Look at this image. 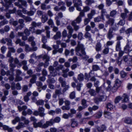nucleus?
I'll list each match as a JSON object with an SVG mask.
<instances>
[{
    "label": "nucleus",
    "mask_w": 132,
    "mask_h": 132,
    "mask_svg": "<svg viewBox=\"0 0 132 132\" xmlns=\"http://www.w3.org/2000/svg\"><path fill=\"white\" fill-rule=\"evenodd\" d=\"M75 51L77 52V54L80 56H81L82 55L79 53V52L80 51H81L82 55H85L86 54V53L85 51V48H84L83 45L80 44L79 42H78L77 46L76 47Z\"/></svg>",
    "instance_id": "f257e3e1"
},
{
    "label": "nucleus",
    "mask_w": 132,
    "mask_h": 132,
    "mask_svg": "<svg viewBox=\"0 0 132 132\" xmlns=\"http://www.w3.org/2000/svg\"><path fill=\"white\" fill-rule=\"evenodd\" d=\"M42 121H41L38 123L36 122L33 123V124L34 127L36 128L39 127L42 128H45L48 127L47 121L44 124H43V123Z\"/></svg>",
    "instance_id": "f03ea898"
},
{
    "label": "nucleus",
    "mask_w": 132,
    "mask_h": 132,
    "mask_svg": "<svg viewBox=\"0 0 132 132\" xmlns=\"http://www.w3.org/2000/svg\"><path fill=\"white\" fill-rule=\"evenodd\" d=\"M122 60L129 66H132V58L130 56L125 55L123 56Z\"/></svg>",
    "instance_id": "7ed1b4c3"
},
{
    "label": "nucleus",
    "mask_w": 132,
    "mask_h": 132,
    "mask_svg": "<svg viewBox=\"0 0 132 132\" xmlns=\"http://www.w3.org/2000/svg\"><path fill=\"white\" fill-rule=\"evenodd\" d=\"M61 118L59 117H57L55 118L54 119H51L49 121H47L48 125L49 126H51L55 122L59 123L61 121Z\"/></svg>",
    "instance_id": "20e7f679"
},
{
    "label": "nucleus",
    "mask_w": 132,
    "mask_h": 132,
    "mask_svg": "<svg viewBox=\"0 0 132 132\" xmlns=\"http://www.w3.org/2000/svg\"><path fill=\"white\" fill-rule=\"evenodd\" d=\"M14 60V58L12 57H9L8 61L10 63L9 66L10 67V70L12 72H13L14 71V68H15L16 66L13 63Z\"/></svg>",
    "instance_id": "39448f33"
},
{
    "label": "nucleus",
    "mask_w": 132,
    "mask_h": 132,
    "mask_svg": "<svg viewBox=\"0 0 132 132\" xmlns=\"http://www.w3.org/2000/svg\"><path fill=\"white\" fill-rule=\"evenodd\" d=\"M18 110L20 112L23 111L22 112V114L24 116H26L27 114V112H26L25 110L27 109V107L26 105H23L22 107L20 106H18Z\"/></svg>",
    "instance_id": "423d86ee"
},
{
    "label": "nucleus",
    "mask_w": 132,
    "mask_h": 132,
    "mask_svg": "<svg viewBox=\"0 0 132 132\" xmlns=\"http://www.w3.org/2000/svg\"><path fill=\"white\" fill-rule=\"evenodd\" d=\"M106 99V96L104 95H102L100 96L98 98L95 97L94 98V102L96 104H98L99 101H104Z\"/></svg>",
    "instance_id": "0eeeda50"
},
{
    "label": "nucleus",
    "mask_w": 132,
    "mask_h": 132,
    "mask_svg": "<svg viewBox=\"0 0 132 132\" xmlns=\"http://www.w3.org/2000/svg\"><path fill=\"white\" fill-rule=\"evenodd\" d=\"M38 111L39 113V116L40 117H43L45 115L44 113L45 109L42 107H39L38 109Z\"/></svg>",
    "instance_id": "6e6552de"
},
{
    "label": "nucleus",
    "mask_w": 132,
    "mask_h": 132,
    "mask_svg": "<svg viewBox=\"0 0 132 132\" xmlns=\"http://www.w3.org/2000/svg\"><path fill=\"white\" fill-rule=\"evenodd\" d=\"M74 50L73 49H71L70 51L68 49H66L65 50L64 54L65 56H67L70 53L71 55L72 56L74 54Z\"/></svg>",
    "instance_id": "1a4fd4ad"
},
{
    "label": "nucleus",
    "mask_w": 132,
    "mask_h": 132,
    "mask_svg": "<svg viewBox=\"0 0 132 132\" xmlns=\"http://www.w3.org/2000/svg\"><path fill=\"white\" fill-rule=\"evenodd\" d=\"M106 83L108 85V87L107 88V89L109 90H112V91L114 92H115L116 90V89H115V90H114L113 89L114 88H115L114 86H113L112 88L111 87V81L109 80H106Z\"/></svg>",
    "instance_id": "9d476101"
},
{
    "label": "nucleus",
    "mask_w": 132,
    "mask_h": 132,
    "mask_svg": "<svg viewBox=\"0 0 132 132\" xmlns=\"http://www.w3.org/2000/svg\"><path fill=\"white\" fill-rule=\"evenodd\" d=\"M124 122L128 124H132V118L131 117H126L124 119Z\"/></svg>",
    "instance_id": "9b49d317"
},
{
    "label": "nucleus",
    "mask_w": 132,
    "mask_h": 132,
    "mask_svg": "<svg viewBox=\"0 0 132 132\" xmlns=\"http://www.w3.org/2000/svg\"><path fill=\"white\" fill-rule=\"evenodd\" d=\"M73 3H74L75 6H82V2L81 0H73Z\"/></svg>",
    "instance_id": "f8f14e48"
},
{
    "label": "nucleus",
    "mask_w": 132,
    "mask_h": 132,
    "mask_svg": "<svg viewBox=\"0 0 132 132\" xmlns=\"http://www.w3.org/2000/svg\"><path fill=\"white\" fill-rule=\"evenodd\" d=\"M112 30L111 29H110L107 35V37L109 40H111L113 37V36L112 34Z\"/></svg>",
    "instance_id": "ddd939ff"
},
{
    "label": "nucleus",
    "mask_w": 132,
    "mask_h": 132,
    "mask_svg": "<svg viewBox=\"0 0 132 132\" xmlns=\"http://www.w3.org/2000/svg\"><path fill=\"white\" fill-rule=\"evenodd\" d=\"M120 42L118 41L116 45V50L117 51H120L121 50V47Z\"/></svg>",
    "instance_id": "4468645a"
},
{
    "label": "nucleus",
    "mask_w": 132,
    "mask_h": 132,
    "mask_svg": "<svg viewBox=\"0 0 132 132\" xmlns=\"http://www.w3.org/2000/svg\"><path fill=\"white\" fill-rule=\"evenodd\" d=\"M59 81L61 83V85L62 87H64L66 85V82L64 80L63 78L62 77H60L59 79Z\"/></svg>",
    "instance_id": "2eb2a0df"
},
{
    "label": "nucleus",
    "mask_w": 132,
    "mask_h": 132,
    "mask_svg": "<svg viewBox=\"0 0 132 132\" xmlns=\"http://www.w3.org/2000/svg\"><path fill=\"white\" fill-rule=\"evenodd\" d=\"M71 126L72 127H74L77 126L78 125V122L75 119H72L71 120Z\"/></svg>",
    "instance_id": "dca6fc26"
},
{
    "label": "nucleus",
    "mask_w": 132,
    "mask_h": 132,
    "mask_svg": "<svg viewBox=\"0 0 132 132\" xmlns=\"http://www.w3.org/2000/svg\"><path fill=\"white\" fill-rule=\"evenodd\" d=\"M41 9L43 10H47L51 9V7L50 5H48L46 6L45 4L42 3L41 4Z\"/></svg>",
    "instance_id": "f3484780"
},
{
    "label": "nucleus",
    "mask_w": 132,
    "mask_h": 132,
    "mask_svg": "<svg viewBox=\"0 0 132 132\" xmlns=\"http://www.w3.org/2000/svg\"><path fill=\"white\" fill-rule=\"evenodd\" d=\"M85 37L86 38H88L89 40L92 41L91 34L88 32H86L84 35Z\"/></svg>",
    "instance_id": "a211bd4d"
},
{
    "label": "nucleus",
    "mask_w": 132,
    "mask_h": 132,
    "mask_svg": "<svg viewBox=\"0 0 132 132\" xmlns=\"http://www.w3.org/2000/svg\"><path fill=\"white\" fill-rule=\"evenodd\" d=\"M114 19L112 18H109L108 20L107 21V23H109V24L111 25L112 27L113 28V29L114 30V28L113 27V26L114 23Z\"/></svg>",
    "instance_id": "6ab92c4d"
},
{
    "label": "nucleus",
    "mask_w": 132,
    "mask_h": 132,
    "mask_svg": "<svg viewBox=\"0 0 132 132\" xmlns=\"http://www.w3.org/2000/svg\"><path fill=\"white\" fill-rule=\"evenodd\" d=\"M61 37V33L60 31H57L56 34L53 36V38L55 40L58 39Z\"/></svg>",
    "instance_id": "aec40b11"
},
{
    "label": "nucleus",
    "mask_w": 132,
    "mask_h": 132,
    "mask_svg": "<svg viewBox=\"0 0 132 132\" xmlns=\"http://www.w3.org/2000/svg\"><path fill=\"white\" fill-rule=\"evenodd\" d=\"M81 18H80V16H78L75 20L72 21L71 22H74L76 24H79L81 22Z\"/></svg>",
    "instance_id": "412c9836"
},
{
    "label": "nucleus",
    "mask_w": 132,
    "mask_h": 132,
    "mask_svg": "<svg viewBox=\"0 0 132 132\" xmlns=\"http://www.w3.org/2000/svg\"><path fill=\"white\" fill-rule=\"evenodd\" d=\"M39 58H42L43 60L45 59V61H49L50 59V57L49 56L46 54L43 55L39 56Z\"/></svg>",
    "instance_id": "4be33fe9"
},
{
    "label": "nucleus",
    "mask_w": 132,
    "mask_h": 132,
    "mask_svg": "<svg viewBox=\"0 0 132 132\" xmlns=\"http://www.w3.org/2000/svg\"><path fill=\"white\" fill-rule=\"evenodd\" d=\"M102 46L101 44L100 43H97L95 46V50L97 52L101 50Z\"/></svg>",
    "instance_id": "5701e85b"
},
{
    "label": "nucleus",
    "mask_w": 132,
    "mask_h": 132,
    "mask_svg": "<svg viewBox=\"0 0 132 132\" xmlns=\"http://www.w3.org/2000/svg\"><path fill=\"white\" fill-rule=\"evenodd\" d=\"M71 24L73 27L74 30L76 31L78 30L80 28L79 26L77 25L74 22H71Z\"/></svg>",
    "instance_id": "b1692460"
},
{
    "label": "nucleus",
    "mask_w": 132,
    "mask_h": 132,
    "mask_svg": "<svg viewBox=\"0 0 132 132\" xmlns=\"http://www.w3.org/2000/svg\"><path fill=\"white\" fill-rule=\"evenodd\" d=\"M6 41L7 42V45L9 46H12V40L9 38H5Z\"/></svg>",
    "instance_id": "393cba45"
},
{
    "label": "nucleus",
    "mask_w": 132,
    "mask_h": 132,
    "mask_svg": "<svg viewBox=\"0 0 132 132\" xmlns=\"http://www.w3.org/2000/svg\"><path fill=\"white\" fill-rule=\"evenodd\" d=\"M88 92L91 96H95L96 95V92L93 89H90L88 91Z\"/></svg>",
    "instance_id": "a878e982"
},
{
    "label": "nucleus",
    "mask_w": 132,
    "mask_h": 132,
    "mask_svg": "<svg viewBox=\"0 0 132 132\" xmlns=\"http://www.w3.org/2000/svg\"><path fill=\"white\" fill-rule=\"evenodd\" d=\"M42 23L41 22L36 23L35 21H33L31 23V25L34 27H39L41 26Z\"/></svg>",
    "instance_id": "bb28decb"
},
{
    "label": "nucleus",
    "mask_w": 132,
    "mask_h": 132,
    "mask_svg": "<svg viewBox=\"0 0 132 132\" xmlns=\"http://www.w3.org/2000/svg\"><path fill=\"white\" fill-rule=\"evenodd\" d=\"M130 48V46L129 43H127L126 45L125 46L124 49V51L126 53H127L129 51Z\"/></svg>",
    "instance_id": "cd10ccee"
},
{
    "label": "nucleus",
    "mask_w": 132,
    "mask_h": 132,
    "mask_svg": "<svg viewBox=\"0 0 132 132\" xmlns=\"http://www.w3.org/2000/svg\"><path fill=\"white\" fill-rule=\"evenodd\" d=\"M111 114L110 113L107 111L104 112V117L108 119H110L111 118Z\"/></svg>",
    "instance_id": "c85d7f7f"
},
{
    "label": "nucleus",
    "mask_w": 132,
    "mask_h": 132,
    "mask_svg": "<svg viewBox=\"0 0 132 132\" xmlns=\"http://www.w3.org/2000/svg\"><path fill=\"white\" fill-rule=\"evenodd\" d=\"M109 48L108 47H106L102 51L103 53L104 54H106L109 52Z\"/></svg>",
    "instance_id": "c756f323"
},
{
    "label": "nucleus",
    "mask_w": 132,
    "mask_h": 132,
    "mask_svg": "<svg viewBox=\"0 0 132 132\" xmlns=\"http://www.w3.org/2000/svg\"><path fill=\"white\" fill-rule=\"evenodd\" d=\"M106 107L108 110H111L113 109V106L112 104L110 103H108L106 105Z\"/></svg>",
    "instance_id": "7c9ffc66"
},
{
    "label": "nucleus",
    "mask_w": 132,
    "mask_h": 132,
    "mask_svg": "<svg viewBox=\"0 0 132 132\" xmlns=\"http://www.w3.org/2000/svg\"><path fill=\"white\" fill-rule=\"evenodd\" d=\"M36 104L37 105H43L44 104V101L42 100H39L36 102Z\"/></svg>",
    "instance_id": "2f4dec72"
},
{
    "label": "nucleus",
    "mask_w": 132,
    "mask_h": 132,
    "mask_svg": "<svg viewBox=\"0 0 132 132\" xmlns=\"http://www.w3.org/2000/svg\"><path fill=\"white\" fill-rule=\"evenodd\" d=\"M67 29L68 30V34H72L73 32V29L72 27L70 25L68 26L67 27Z\"/></svg>",
    "instance_id": "473e14b6"
},
{
    "label": "nucleus",
    "mask_w": 132,
    "mask_h": 132,
    "mask_svg": "<svg viewBox=\"0 0 132 132\" xmlns=\"http://www.w3.org/2000/svg\"><path fill=\"white\" fill-rule=\"evenodd\" d=\"M101 17L103 19H104V15H106L107 14V12L106 11V10L105 9H103V10H102L101 11Z\"/></svg>",
    "instance_id": "72a5a7b5"
},
{
    "label": "nucleus",
    "mask_w": 132,
    "mask_h": 132,
    "mask_svg": "<svg viewBox=\"0 0 132 132\" xmlns=\"http://www.w3.org/2000/svg\"><path fill=\"white\" fill-rule=\"evenodd\" d=\"M25 127L24 124L22 122H20L19 123L18 125L16 127V129H19L21 128H22Z\"/></svg>",
    "instance_id": "f704fd0d"
},
{
    "label": "nucleus",
    "mask_w": 132,
    "mask_h": 132,
    "mask_svg": "<svg viewBox=\"0 0 132 132\" xmlns=\"http://www.w3.org/2000/svg\"><path fill=\"white\" fill-rule=\"evenodd\" d=\"M20 118L18 117H16L12 121V123L13 124H15L16 122H18L20 121Z\"/></svg>",
    "instance_id": "c9c22d12"
},
{
    "label": "nucleus",
    "mask_w": 132,
    "mask_h": 132,
    "mask_svg": "<svg viewBox=\"0 0 132 132\" xmlns=\"http://www.w3.org/2000/svg\"><path fill=\"white\" fill-rule=\"evenodd\" d=\"M42 47L47 49L48 51H50L52 50L51 48L46 45L45 44H43L42 45Z\"/></svg>",
    "instance_id": "e433bc0d"
},
{
    "label": "nucleus",
    "mask_w": 132,
    "mask_h": 132,
    "mask_svg": "<svg viewBox=\"0 0 132 132\" xmlns=\"http://www.w3.org/2000/svg\"><path fill=\"white\" fill-rule=\"evenodd\" d=\"M92 70L94 71H96L100 70L99 67L97 65H92Z\"/></svg>",
    "instance_id": "4c0bfd02"
},
{
    "label": "nucleus",
    "mask_w": 132,
    "mask_h": 132,
    "mask_svg": "<svg viewBox=\"0 0 132 132\" xmlns=\"http://www.w3.org/2000/svg\"><path fill=\"white\" fill-rule=\"evenodd\" d=\"M63 16V13L62 12H59L57 14V15L56 16L55 18V19H59V18H61Z\"/></svg>",
    "instance_id": "58836bf2"
},
{
    "label": "nucleus",
    "mask_w": 132,
    "mask_h": 132,
    "mask_svg": "<svg viewBox=\"0 0 132 132\" xmlns=\"http://www.w3.org/2000/svg\"><path fill=\"white\" fill-rule=\"evenodd\" d=\"M35 11L36 9H33V10H32V9H31V10L30 11L28 12L27 14L29 16H32L34 14Z\"/></svg>",
    "instance_id": "ea45409f"
},
{
    "label": "nucleus",
    "mask_w": 132,
    "mask_h": 132,
    "mask_svg": "<svg viewBox=\"0 0 132 132\" xmlns=\"http://www.w3.org/2000/svg\"><path fill=\"white\" fill-rule=\"evenodd\" d=\"M75 91H73L70 93L69 97L70 99H72L75 98Z\"/></svg>",
    "instance_id": "a19ab883"
},
{
    "label": "nucleus",
    "mask_w": 132,
    "mask_h": 132,
    "mask_svg": "<svg viewBox=\"0 0 132 132\" xmlns=\"http://www.w3.org/2000/svg\"><path fill=\"white\" fill-rule=\"evenodd\" d=\"M42 41L43 44H45L47 42L46 37L43 35H42Z\"/></svg>",
    "instance_id": "79ce46f5"
},
{
    "label": "nucleus",
    "mask_w": 132,
    "mask_h": 132,
    "mask_svg": "<svg viewBox=\"0 0 132 132\" xmlns=\"http://www.w3.org/2000/svg\"><path fill=\"white\" fill-rule=\"evenodd\" d=\"M36 76L35 75H33L32 76V78L30 79V82L32 84L34 83L36 81Z\"/></svg>",
    "instance_id": "37998d69"
},
{
    "label": "nucleus",
    "mask_w": 132,
    "mask_h": 132,
    "mask_svg": "<svg viewBox=\"0 0 132 132\" xmlns=\"http://www.w3.org/2000/svg\"><path fill=\"white\" fill-rule=\"evenodd\" d=\"M85 3L88 5H90L92 3L94 2V0H86L85 1Z\"/></svg>",
    "instance_id": "c03bdc74"
},
{
    "label": "nucleus",
    "mask_w": 132,
    "mask_h": 132,
    "mask_svg": "<svg viewBox=\"0 0 132 132\" xmlns=\"http://www.w3.org/2000/svg\"><path fill=\"white\" fill-rule=\"evenodd\" d=\"M102 114V111H100L96 114L95 117L97 118H99L101 117Z\"/></svg>",
    "instance_id": "a18cd8bd"
},
{
    "label": "nucleus",
    "mask_w": 132,
    "mask_h": 132,
    "mask_svg": "<svg viewBox=\"0 0 132 132\" xmlns=\"http://www.w3.org/2000/svg\"><path fill=\"white\" fill-rule=\"evenodd\" d=\"M84 78V75L83 74L80 73L78 75V79L79 81H81L82 80H83Z\"/></svg>",
    "instance_id": "49530a36"
},
{
    "label": "nucleus",
    "mask_w": 132,
    "mask_h": 132,
    "mask_svg": "<svg viewBox=\"0 0 132 132\" xmlns=\"http://www.w3.org/2000/svg\"><path fill=\"white\" fill-rule=\"evenodd\" d=\"M120 74L121 78H122L125 77L127 75L126 73L123 71L120 72Z\"/></svg>",
    "instance_id": "de8ad7c7"
},
{
    "label": "nucleus",
    "mask_w": 132,
    "mask_h": 132,
    "mask_svg": "<svg viewBox=\"0 0 132 132\" xmlns=\"http://www.w3.org/2000/svg\"><path fill=\"white\" fill-rule=\"evenodd\" d=\"M48 19L47 16L45 15H43L42 16V21L43 23L46 22Z\"/></svg>",
    "instance_id": "09e8293b"
},
{
    "label": "nucleus",
    "mask_w": 132,
    "mask_h": 132,
    "mask_svg": "<svg viewBox=\"0 0 132 132\" xmlns=\"http://www.w3.org/2000/svg\"><path fill=\"white\" fill-rule=\"evenodd\" d=\"M101 17L100 16H98L94 19V20L95 22H99L101 21Z\"/></svg>",
    "instance_id": "8fccbe9b"
},
{
    "label": "nucleus",
    "mask_w": 132,
    "mask_h": 132,
    "mask_svg": "<svg viewBox=\"0 0 132 132\" xmlns=\"http://www.w3.org/2000/svg\"><path fill=\"white\" fill-rule=\"evenodd\" d=\"M25 51L26 52H29L32 51V48L30 47L29 46L26 44L25 46Z\"/></svg>",
    "instance_id": "3c124183"
},
{
    "label": "nucleus",
    "mask_w": 132,
    "mask_h": 132,
    "mask_svg": "<svg viewBox=\"0 0 132 132\" xmlns=\"http://www.w3.org/2000/svg\"><path fill=\"white\" fill-rule=\"evenodd\" d=\"M8 21L6 20H4L0 22V26H3L8 23Z\"/></svg>",
    "instance_id": "603ef678"
},
{
    "label": "nucleus",
    "mask_w": 132,
    "mask_h": 132,
    "mask_svg": "<svg viewBox=\"0 0 132 132\" xmlns=\"http://www.w3.org/2000/svg\"><path fill=\"white\" fill-rule=\"evenodd\" d=\"M23 17V18L24 19L26 22L30 21L32 20V19L30 17L28 16H26L24 15V17Z\"/></svg>",
    "instance_id": "864d4df0"
},
{
    "label": "nucleus",
    "mask_w": 132,
    "mask_h": 132,
    "mask_svg": "<svg viewBox=\"0 0 132 132\" xmlns=\"http://www.w3.org/2000/svg\"><path fill=\"white\" fill-rule=\"evenodd\" d=\"M123 96V100L125 102H127L128 100V96L126 94H124Z\"/></svg>",
    "instance_id": "5fc2aeb1"
},
{
    "label": "nucleus",
    "mask_w": 132,
    "mask_h": 132,
    "mask_svg": "<svg viewBox=\"0 0 132 132\" xmlns=\"http://www.w3.org/2000/svg\"><path fill=\"white\" fill-rule=\"evenodd\" d=\"M63 67V65H60L56 67L55 69L57 71H59L60 70L62 69Z\"/></svg>",
    "instance_id": "6e6d98bb"
},
{
    "label": "nucleus",
    "mask_w": 132,
    "mask_h": 132,
    "mask_svg": "<svg viewBox=\"0 0 132 132\" xmlns=\"http://www.w3.org/2000/svg\"><path fill=\"white\" fill-rule=\"evenodd\" d=\"M70 106H67L66 105L63 106H62L61 109L63 110H69L70 109Z\"/></svg>",
    "instance_id": "4d7b16f0"
},
{
    "label": "nucleus",
    "mask_w": 132,
    "mask_h": 132,
    "mask_svg": "<svg viewBox=\"0 0 132 132\" xmlns=\"http://www.w3.org/2000/svg\"><path fill=\"white\" fill-rule=\"evenodd\" d=\"M24 24H20V25L18 26V27H17L15 30L16 31H17V30L19 29H21L23 28L24 27Z\"/></svg>",
    "instance_id": "13d9d810"
},
{
    "label": "nucleus",
    "mask_w": 132,
    "mask_h": 132,
    "mask_svg": "<svg viewBox=\"0 0 132 132\" xmlns=\"http://www.w3.org/2000/svg\"><path fill=\"white\" fill-rule=\"evenodd\" d=\"M50 74V75L52 76L55 77L57 75V72L56 70H54L52 72H51Z\"/></svg>",
    "instance_id": "bf43d9fd"
},
{
    "label": "nucleus",
    "mask_w": 132,
    "mask_h": 132,
    "mask_svg": "<svg viewBox=\"0 0 132 132\" xmlns=\"http://www.w3.org/2000/svg\"><path fill=\"white\" fill-rule=\"evenodd\" d=\"M114 42L113 41H108L106 44V47H108L109 46H112L113 43H114Z\"/></svg>",
    "instance_id": "052dcab7"
},
{
    "label": "nucleus",
    "mask_w": 132,
    "mask_h": 132,
    "mask_svg": "<svg viewBox=\"0 0 132 132\" xmlns=\"http://www.w3.org/2000/svg\"><path fill=\"white\" fill-rule=\"evenodd\" d=\"M14 62L15 64H18L20 67H21V64L19 63V60L17 58H15L14 59Z\"/></svg>",
    "instance_id": "680f3d73"
},
{
    "label": "nucleus",
    "mask_w": 132,
    "mask_h": 132,
    "mask_svg": "<svg viewBox=\"0 0 132 132\" xmlns=\"http://www.w3.org/2000/svg\"><path fill=\"white\" fill-rule=\"evenodd\" d=\"M121 99L122 97L120 96H119L117 97L115 99V103H118Z\"/></svg>",
    "instance_id": "e2e57ef3"
},
{
    "label": "nucleus",
    "mask_w": 132,
    "mask_h": 132,
    "mask_svg": "<svg viewBox=\"0 0 132 132\" xmlns=\"http://www.w3.org/2000/svg\"><path fill=\"white\" fill-rule=\"evenodd\" d=\"M117 13V12L115 10H113L111 11L110 13V16L113 17L116 15Z\"/></svg>",
    "instance_id": "0e129e2a"
},
{
    "label": "nucleus",
    "mask_w": 132,
    "mask_h": 132,
    "mask_svg": "<svg viewBox=\"0 0 132 132\" xmlns=\"http://www.w3.org/2000/svg\"><path fill=\"white\" fill-rule=\"evenodd\" d=\"M82 85L80 83H78L77 84L76 86V88L78 90L80 91L81 90V88Z\"/></svg>",
    "instance_id": "69168bd1"
},
{
    "label": "nucleus",
    "mask_w": 132,
    "mask_h": 132,
    "mask_svg": "<svg viewBox=\"0 0 132 132\" xmlns=\"http://www.w3.org/2000/svg\"><path fill=\"white\" fill-rule=\"evenodd\" d=\"M47 82L49 84L54 83L55 81L53 78L49 79L47 81Z\"/></svg>",
    "instance_id": "338daca9"
},
{
    "label": "nucleus",
    "mask_w": 132,
    "mask_h": 132,
    "mask_svg": "<svg viewBox=\"0 0 132 132\" xmlns=\"http://www.w3.org/2000/svg\"><path fill=\"white\" fill-rule=\"evenodd\" d=\"M104 6V4L103 3H101L97 6V7L99 10H103Z\"/></svg>",
    "instance_id": "774afa93"
}]
</instances>
